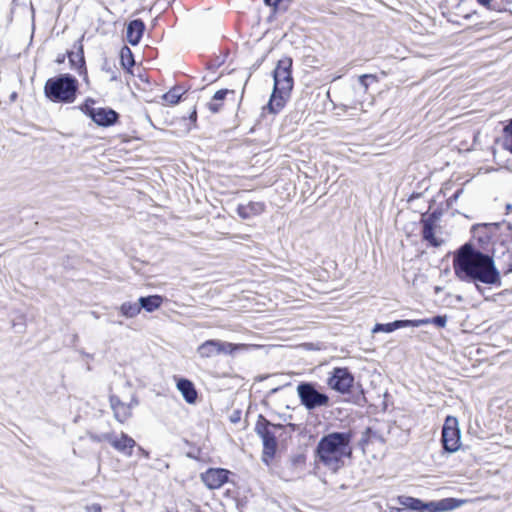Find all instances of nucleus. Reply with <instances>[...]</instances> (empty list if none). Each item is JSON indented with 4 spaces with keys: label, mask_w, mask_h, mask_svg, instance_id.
Returning <instances> with one entry per match:
<instances>
[{
    "label": "nucleus",
    "mask_w": 512,
    "mask_h": 512,
    "mask_svg": "<svg viewBox=\"0 0 512 512\" xmlns=\"http://www.w3.org/2000/svg\"><path fill=\"white\" fill-rule=\"evenodd\" d=\"M367 77H368L367 75H362V76L359 77V81L365 87V89L367 88V84L365 83V79Z\"/></svg>",
    "instance_id": "31"
},
{
    "label": "nucleus",
    "mask_w": 512,
    "mask_h": 512,
    "mask_svg": "<svg viewBox=\"0 0 512 512\" xmlns=\"http://www.w3.org/2000/svg\"><path fill=\"white\" fill-rule=\"evenodd\" d=\"M229 471L221 468H210L201 475L204 484L211 490L219 489L228 480Z\"/></svg>",
    "instance_id": "11"
},
{
    "label": "nucleus",
    "mask_w": 512,
    "mask_h": 512,
    "mask_svg": "<svg viewBox=\"0 0 512 512\" xmlns=\"http://www.w3.org/2000/svg\"><path fill=\"white\" fill-rule=\"evenodd\" d=\"M108 443L125 456H131L132 450L136 446L135 440L124 432L119 434L111 432V437H108Z\"/></svg>",
    "instance_id": "10"
},
{
    "label": "nucleus",
    "mask_w": 512,
    "mask_h": 512,
    "mask_svg": "<svg viewBox=\"0 0 512 512\" xmlns=\"http://www.w3.org/2000/svg\"><path fill=\"white\" fill-rule=\"evenodd\" d=\"M297 394L301 404L308 410L328 406L329 404V397L317 391L311 383H300L297 386Z\"/></svg>",
    "instance_id": "6"
},
{
    "label": "nucleus",
    "mask_w": 512,
    "mask_h": 512,
    "mask_svg": "<svg viewBox=\"0 0 512 512\" xmlns=\"http://www.w3.org/2000/svg\"><path fill=\"white\" fill-rule=\"evenodd\" d=\"M44 90L52 101L72 103L76 98L77 80L69 74H63L47 80Z\"/></svg>",
    "instance_id": "4"
},
{
    "label": "nucleus",
    "mask_w": 512,
    "mask_h": 512,
    "mask_svg": "<svg viewBox=\"0 0 512 512\" xmlns=\"http://www.w3.org/2000/svg\"><path fill=\"white\" fill-rule=\"evenodd\" d=\"M108 437H111V432L110 433H103V434H100V435H93L91 436V439L95 442H102V441H107L108 442Z\"/></svg>",
    "instance_id": "26"
},
{
    "label": "nucleus",
    "mask_w": 512,
    "mask_h": 512,
    "mask_svg": "<svg viewBox=\"0 0 512 512\" xmlns=\"http://www.w3.org/2000/svg\"><path fill=\"white\" fill-rule=\"evenodd\" d=\"M423 238L429 241L433 246H439L441 241H438L434 235V229L431 224L425 223L423 227Z\"/></svg>",
    "instance_id": "23"
},
{
    "label": "nucleus",
    "mask_w": 512,
    "mask_h": 512,
    "mask_svg": "<svg viewBox=\"0 0 512 512\" xmlns=\"http://www.w3.org/2000/svg\"><path fill=\"white\" fill-rule=\"evenodd\" d=\"M453 268L460 280L474 282L479 290L478 282L501 285L500 272L493 258L476 250L470 244L463 245L457 251L453 259Z\"/></svg>",
    "instance_id": "1"
},
{
    "label": "nucleus",
    "mask_w": 512,
    "mask_h": 512,
    "mask_svg": "<svg viewBox=\"0 0 512 512\" xmlns=\"http://www.w3.org/2000/svg\"><path fill=\"white\" fill-rule=\"evenodd\" d=\"M264 1L267 5L276 7L281 0H264Z\"/></svg>",
    "instance_id": "30"
},
{
    "label": "nucleus",
    "mask_w": 512,
    "mask_h": 512,
    "mask_svg": "<svg viewBox=\"0 0 512 512\" xmlns=\"http://www.w3.org/2000/svg\"><path fill=\"white\" fill-rule=\"evenodd\" d=\"M196 118H197V112H196V109H194L190 115V119L195 122Z\"/></svg>",
    "instance_id": "33"
},
{
    "label": "nucleus",
    "mask_w": 512,
    "mask_h": 512,
    "mask_svg": "<svg viewBox=\"0 0 512 512\" xmlns=\"http://www.w3.org/2000/svg\"><path fill=\"white\" fill-rule=\"evenodd\" d=\"M506 132H508L510 135H511V140H512V120L510 121V123L506 126L505 128Z\"/></svg>",
    "instance_id": "32"
},
{
    "label": "nucleus",
    "mask_w": 512,
    "mask_h": 512,
    "mask_svg": "<svg viewBox=\"0 0 512 512\" xmlns=\"http://www.w3.org/2000/svg\"><path fill=\"white\" fill-rule=\"evenodd\" d=\"M176 386L187 403L194 404L196 402L197 391L190 380L181 378L177 381Z\"/></svg>",
    "instance_id": "17"
},
{
    "label": "nucleus",
    "mask_w": 512,
    "mask_h": 512,
    "mask_svg": "<svg viewBox=\"0 0 512 512\" xmlns=\"http://www.w3.org/2000/svg\"><path fill=\"white\" fill-rule=\"evenodd\" d=\"M264 210L265 204L263 202H249L247 204H240L237 207V214L242 219H250L262 214Z\"/></svg>",
    "instance_id": "15"
},
{
    "label": "nucleus",
    "mask_w": 512,
    "mask_h": 512,
    "mask_svg": "<svg viewBox=\"0 0 512 512\" xmlns=\"http://www.w3.org/2000/svg\"><path fill=\"white\" fill-rule=\"evenodd\" d=\"M85 511L86 512H101L102 508L99 504L94 503V504L86 506Z\"/></svg>",
    "instance_id": "27"
},
{
    "label": "nucleus",
    "mask_w": 512,
    "mask_h": 512,
    "mask_svg": "<svg viewBox=\"0 0 512 512\" xmlns=\"http://www.w3.org/2000/svg\"><path fill=\"white\" fill-rule=\"evenodd\" d=\"M163 303V298L160 295H150L147 297H140L139 304L141 309H145L147 312H153L160 308Z\"/></svg>",
    "instance_id": "18"
},
{
    "label": "nucleus",
    "mask_w": 512,
    "mask_h": 512,
    "mask_svg": "<svg viewBox=\"0 0 512 512\" xmlns=\"http://www.w3.org/2000/svg\"><path fill=\"white\" fill-rule=\"evenodd\" d=\"M141 311V307L139 302L133 303V302H124L120 306V312L123 316L126 318H133L137 316Z\"/></svg>",
    "instance_id": "20"
},
{
    "label": "nucleus",
    "mask_w": 512,
    "mask_h": 512,
    "mask_svg": "<svg viewBox=\"0 0 512 512\" xmlns=\"http://www.w3.org/2000/svg\"><path fill=\"white\" fill-rule=\"evenodd\" d=\"M422 321H427V324L433 323L438 327H444L447 323V317L446 316H436L432 319H421Z\"/></svg>",
    "instance_id": "25"
},
{
    "label": "nucleus",
    "mask_w": 512,
    "mask_h": 512,
    "mask_svg": "<svg viewBox=\"0 0 512 512\" xmlns=\"http://www.w3.org/2000/svg\"><path fill=\"white\" fill-rule=\"evenodd\" d=\"M291 66L292 59L283 58L278 61L274 70V90L268 104L270 111L273 113L283 108L285 99L292 90Z\"/></svg>",
    "instance_id": "3"
},
{
    "label": "nucleus",
    "mask_w": 512,
    "mask_h": 512,
    "mask_svg": "<svg viewBox=\"0 0 512 512\" xmlns=\"http://www.w3.org/2000/svg\"><path fill=\"white\" fill-rule=\"evenodd\" d=\"M258 433L261 435L263 441V461L268 464L269 460L274 456L277 442L273 434L264 429L263 431L258 429Z\"/></svg>",
    "instance_id": "14"
},
{
    "label": "nucleus",
    "mask_w": 512,
    "mask_h": 512,
    "mask_svg": "<svg viewBox=\"0 0 512 512\" xmlns=\"http://www.w3.org/2000/svg\"><path fill=\"white\" fill-rule=\"evenodd\" d=\"M139 451L142 453V455L144 457H146V458L149 457V453L146 450H144L142 447H139Z\"/></svg>",
    "instance_id": "34"
},
{
    "label": "nucleus",
    "mask_w": 512,
    "mask_h": 512,
    "mask_svg": "<svg viewBox=\"0 0 512 512\" xmlns=\"http://www.w3.org/2000/svg\"><path fill=\"white\" fill-rule=\"evenodd\" d=\"M259 347L256 344H233L220 340H207L197 348V353L201 358H211L219 354H233L236 351H247Z\"/></svg>",
    "instance_id": "5"
},
{
    "label": "nucleus",
    "mask_w": 512,
    "mask_h": 512,
    "mask_svg": "<svg viewBox=\"0 0 512 512\" xmlns=\"http://www.w3.org/2000/svg\"><path fill=\"white\" fill-rule=\"evenodd\" d=\"M477 1L481 5L487 7L488 9H495V6L493 5L494 0H477Z\"/></svg>",
    "instance_id": "28"
},
{
    "label": "nucleus",
    "mask_w": 512,
    "mask_h": 512,
    "mask_svg": "<svg viewBox=\"0 0 512 512\" xmlns=\"http://www.w3.org/2000/svg\"><path fill=\"white\" fill-rule=\"evenodd\" d=\"M107 72H109L110 81H116L118 79V75H117V73L115 71L107 69Z\"/></svg>",
    "instance_id": "29"
},
{
    "label": "nucleus",
    "mask_w": 512,
    "mask_h": 512,
    "mask_svg": "<svg viewBox=\"0 0 512 512\" xmlns=\"http://www.w3.org/2000/svg\"><path fill=\"white\" fill-rule=\"evenodd\" d=\"M354 383V376L347 368L336 367L330 373L327 379V385L341 393H349Z\"/></svg>",
    "instance_id": "8"
},
{
    "label": "nucleus",
    "mask_w": 512,
    "mask_h": 512,
    "mask_svg": "<svg viewBox=\"0 0 512 512\" xmlns=\"http://www.w3.org/2000/svg\"><path fill=\"white\" fill-rule=\"evenodd\" d=\"M467 502V500L455 499V498H445L439 501H433L427 504V507L430 511L433 512H444L451 511L456 508L461 507Z\"/></svg>",
    "instance_id": "13"
},
{
    "label": "nucleus",
    "mask_w": 512,
    "mask_h": 512,
    "mask_svg": "<svg viewBox=\"0 0 512 512\" xmlns=\"http://www.w3.org/2000/svg\"><path fill=\"white\" fill-rule=\"evenodd\" d=\"M510 151L512 152V140H511V143H510Z\"/></svg>",
    "instance_id": "36"
},
{
    "label": "nucleus",
    "mask_w": 512,
    "mask_h": 512,
    "mask_svg": "<svg viewBox=\"0 0 512 512\" xmlns=\"http://www.w3.org/2000/svg\"><path fill=\"white\" fill-rule=\"evenodd\" d=\"M461 192H462V190H458V191L454 194L453 198H454V199H457V198L459 197V195H460V193H461Z\"/></svg>",
    "instance_id": "35"
},
{
    "label": "nucleus",
    "mask_w": 512,
    "mask_h": 512,
    "mask_svg": "<svg viewBox=\"0 0 512 512\" xmlns=\"http://www.w3.org/2000/svg\"><path fill=\"white\" fill-rule=\"evenodd\" d=\"M181 92L179 88H173L167 93L162 95V99L170 105L177 104L181 99Z\"/></svg>",
    "instance_id": "22"
},
{
    "label": "nucleus",
    "mask_w": 512,
    "mask_h": 512,
    "mask_svg": "<svg viewBox=\"0 0 512 512\" xmlns=\"http://www.w3.org/2000/svg\"><path fill=\"white\" fill-rule=\"evenodd\" d=\"M93 100H87L83 111L99 126H111L117 119L118 114L111 108L94 107Z\"/></svg>",
    "instance_id": "9"
},
{
    "label": "nucleus",
    "mask_w": 512,
    "mask_h": 512,
    "mask_svg": "<svg viewBox=\"0 0 512 512\" xmlns=\"http://www.w3.org/2000/svg\"><path fill=\"white\" fill-rule=\"evenodd\" d=\"M120 58L123 67L129 68L133 66L134 60L132 57L131 50L128 47H124L121 49Z\"/></svg>",
    "instance_id": "24"
},
{
    "label": "nucleus",
    "mask_w": 512,
    "mask_h": 512,
    "mask_svg": "<svg viewBox=\"0 0 512 512\" xmlns=\"http://www.w3.org/2000/svg\"><path fill=\"white\" fill-rule=\"evenodd\" d=\"M145 25L142 20L131 21L127 26L126 38L131 45H137L143 35Z\"/></svg>",
    "instance_id": "16"
},
{
    "label": "nucleus",
    "mask_w": 512,
    "mask_h": 512,
    "mask_svg": "<svg viewBox=\"0 0 512 512\" xmlns=\"http://www.w3.org/2000/svg\"><path fill=\"white\" fill-rule=\"evenodd\" d=\"M234 92L232 90H228V89H223V90H219L217 91L213 98L211 99V101L207 104L208 106V109L212 112V113H217L220 111L221 107H222V102L223 100L226 98V96L228 94H233Z\"/></svg>",
    "instance_id": "19"
},
{
    "label": "nucleus",
    "mask_w": 512,
    "mask_h": 512,
    "mask_svg": "<svg viewBox=\"0 0 512 512\" xmlns=\"http://www.w3.org/2000/svg\"><path fill=\"white\" fill-rule=\"evenodd\" d=\"M112 408L115 418L121 423L125 422L131 415L129 407L122 403H112Z\"/></svg>",
    "instance_id": "21"
},
{
    "label": "nucleus",
    "mask_w": 512,
    "mask_h": 512,
    "mask_svg": "<svg viewBox=\"0 0 512 512\" xmlns=\"http://www.w3.org/2000/svg\"><path fill=\"white\" fill-rule=\"evenodd\" d=\"M442 443L447 452H456L460 448V429L457 418L448 416L442 429Z\"/></svg>",
    "instance_id": "7"
},
{
    "label": "nucleus",
    "mask_w": 512,
    "mask_h": 512,
    "mask_svg": "<svg viewBox=\"0 0 512 512\" xmlns=\"http://www.w3.org/2000/svg\"><path fill=\"white\" fill-rule=\"evenodd\" d=\"M351 438L350 432H333L322 437L316 447V463L336 473L352 453Z\"/></svg>",
    "instance_id": "2"
},
{
    "label": "nucleus",
    "mask_w": 512,
    "mask_h": 512,
    "mask_svg": "<svg viewBox=\"0 0 512 512\" xmlns=\"http://www.w3.org/2000/svg\"><path fill=\"white\" fill-rule=\"evenodd\" d=\"M423 325H427V321L422 320H396L392 323L387 324H376L372 330L373 333L377 332H386L390 333L398 328L404 327H420Z\"/></svg>",
    "instance_id": "12"
}]
</instances>
